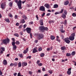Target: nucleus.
Here are the masks:
<instances>
[{"label":"nucleus","instance_id":"1","mask_svg":"<svg viewBox=\"0 0 76 76\" xmlns=\"http://www.w3.org/2000/svg\"><path fill=\"white\" fill-rule=\"evenodd\" d=\"M15 1L17 3L18 9H22V1L20 0H19L18 1V0H15Z\"/></svg>","mask_w":76,"mask_h":76},{"label":"nucleus","instance_id":"2","mask_svg":"<svg viewBox=\"0 0 76 76\" xmlns=\"http://www.w3.org/2000/svg\"><path fill=\"white\" fill-rule=\"evenodd\" d=\"M39 28V29L41 32H45V31H47L48 29L47 27H45L43 26H40Z\"/></svg>","mask_w":76,"mask_h":76},{"label":"nucleus","instance_id":"3","mask_svg":"<svg viewBox=\"0 0 76 76\" xmlns=\"http://www.w3.org/2000/svg\"><path fill=\"white\" fill-rule=\"evenodd\" d=\"M10 42V39L9 38H7V39H5L4 40H2V42L4 44H5V45H7V43L9 44V42Z\"/></svg>","mask_w":76,"mask_h":76},{"label":"nucleus","instance_id":"4","mask_svg":"<svg viewBox=\"0 0 76 76\" xmlns=\"http://www.w3.org/2000/svg\"><path fill=\"white\" fill-rule=\"evenodd\" d=\"M44 34H41L39 33L38 35V40H39L40 39H42L44 38Z\"/></svg>","mask_w":76,"mask_h":76},{"label":"nucleus","instance_id":"5","mask_svg":"<svg viewBox=\"0 0 76 76\" xmlns=\"http://www.w3.org/2000/svg\"><path fill=\"white\" fill-rule=\"evenodd\" d=\"M1 49L2 50H1ZM1 49H0V56L1 55V54H3V51H4L5 50V48L4 47H1Z\"/></svg>","mask_w":76,"mask_h":76},{"label":"nucleus","instance_id":"6","mask_svg":"<svg viewBox=\"0 0 76 76\" xmlns=\"http://www.w3.org/2000/svg\"><path fill=\"white\" fill-rule=\"evenodd\" d=\"M26 31L28 34H31V28L27 27L26 29Z\"/></svg>","mask_w":76,"mask_h":76},{"label":"nucleus","instance_id":"7","mask_svg":"<svg viewBox=\"0 0 76 76\" xmlns=\"http://www.w3.org/2000/svg\"><path fill=\"white\" fill-rule=\"evenodd\" d=\"M69 38L68 37L65 38L64 40L65 42H66L67 44H70V41L69 40Z\"/></svg>","mask_w":76,"mask_h":76},{"label":"nucleus","instance_id":"8","mask_svg":"<svg viewBox=\"0 0 76 76\" xmlns=\"http://www.w3.org/2000/svg\"><path fill=\"white\" fill-rule=\"evenodd\" d=\"M39 10H40V11L45 12V7L43 6H41L40 7Z\"/></svg>","mask_w":76,"mask_h":76},{"label":"nucleus","instance_id":"9","mask_svg":"<svg viewBox=\"0 0 76 76\" xmlns=\"http://www.w3.org/2000/svg\"><path fill=\"white\" fill-rule=\"evenodd\" d=\"M40 62H41L40 61L38 60L37 61L36 63L39 66H42V64L41 63H39Z\"/></svg>","mask_w":76,"mask_h":76},{"label":"nucleus","instance_id":"10","mask_svg":"<svg viewBox=\"0 0 76 76\" xmlns=\"http://www.w3.org/2000/svg\"><path fill=\"white\" fill-rule=\"evenodd\" d=\"M60 31L62 33H64L65 32V31H63V26L62 25L61 27L60 28Z\"/></svg>","mask_w":76,"mask_h":76},{"label":"nucleus","instance_id":"11","mask_svg":"<svg viewBox=\"0 0 76 76\" xmlns=\"http://www.w3.org/2000/svg\"><path fill=\"white\" fill-rule=\"evenodd\" d=\"M1 9H4L5 7V4L4 3H2L1 5Z\"/></svg>","mask_w":76,"mask_h":76},{"label":"nucleus","instance_id":"12","mask_svg":"<svg viewBox=\"0 0 76 76\" xmlns=\"http://www.w3.org/2000/svg\"><path fill=\"white\" fill-rule=\"evenodd\" d=\"M39 23L41 26H43L44 25V24H43V20L42 19H41L40 20Z\"/></svg>","mask_w":76,"mask_h":76},{"label":"nucleus","instance_id":"13","mask_svg":"<svg viewBox=\"0 0 76 76\" xmlns=\"http://www.w3.org/2000/svg\"><path fill=\"white\" fill-rule=\"evenodd\" d=\"M38 52V50H37V48H34L33 49V53H37Z\"/></svg>","mask_w":76,"mask_h":76},{"label":"nucleus","instance_id":"14","mask_svg":"<svg viewBox=\"0 0 76 76\" xmlns=\"http://www.w3.org/2000/svg\"><path fill=\"white\" fill-rule=\"evenodd\" d=\"M69 39L70 41H73L75 39V37L70 36L69 37Z\"/></svg>","mask_w":76,"mask_h":76},{"label":"nucleus","instance_id":"15","mask_svg":"<svg viewBox=\"0 0 76 76\" xmlns=\"http://www.w3.org/2000/svg\"><path fill=\"white\" fill-rule=\"evenodd\" d=\"M44 6L46 7L47 9H49V7H50V5L48 4H45Z\"/></svg>","mask_w":76,"mask_h":76},{"label":"nucleus","instance_id":"16","mask_svg":"<svg viewBox=\"0 0 76 76\" xmlns=\"http://www.w3.org/2000/svg\"><path fill=\"white\" fill-rule=\"evenodd\" d=\"M69 3V1H66L64 3V5L66 6Z\"/></svg>","mask_w":76,"mask_h":76},{"label":"nucleus","instance_id":"17","mask_svg":"<svg viewBox=\"0 0 76 76\" xmlns=\"http://www.w3.org/2000/svg\"><path fill=\"white\" fill-rule=\"evenodd\" d=\"M61 16L64 19H66V15H65V14H64V13L62 14V15H61Z\"/></svg>","mask_w":76,"mask_h":76},{"label":"nucleus","instance_id":"18","mask_svg":"<svg viewBox=\"0 0 76 76\" xmlns=\"http://www.w3.org/2000/svg\"><path fill=\"white\" fill-rule=\"evenodd\" d=\"M4 20L5 22H7L8 23H10V20H9V18H5Z\"/></svg>","mask_w":76,"mask_h":76},{"label":"nucleus","instance_id":"19","mask_svg":"<svg viewBox=\"0 0 76 76\" xmlns=\"http://www.w3.org/2000/svg\"><path fill=\"white\" fill-rule=\"evenodd\" d=\"M3 64H4V65H6L7 64V61H6V60L5 59H4V60Z\"/></svg>","mask_w":76,"mask_h":76},{"label":"nucleus","instance_id":"20","mask_svg":"<svg viewBox=\"0 0 76 76\" xmlns=\"http://www.w3.org/2000/svg\"><path fill=\"white\" fill-rule=\"evenodd\" d=\"M50 38L52 40H54L55 39V37L54 36L51 35L50 37Z\"/></svg>","mask_w":76,"mask_h":76},{"label":"nucleus","instance_id":"21","mask_svg":"<svg viewBox=\"0 0 76 76\" xmlns=\"http://www.w3.org/2000/svg\"><path fill=\"white\" fill-rule=\"evenodd\" d=\"M56 41H58V42H60V40L59 39V37L58 36H56Z\"/></svg>","mask_w":76,"mask_h":76},{"label":"nucleus","instance_id":"22","mask_svg":"<svg viewBox=\"0 0 76 76\" xmlns=\"http://www.w3.org/2000/svg\"><path fill=\"white\" fill-rule=\"evenodd\" d=\"M23 64H22V66H23V67H24V66H27V63L26 62H23Z\"/></svg>","mask_w":76,"mask_h":76},{"label":"nucleus","instance_id":"23","mask_svg":"<svg viewBox=\"0 0 76 76\" xmlns=\"http://www.w3.org/2000/svg\"><path fill=\"white\" fill-rule=\"evenodd\" d=\"M61 48L62 50H65L66 49V47L65 46H63L61 47Z\"/></svg>","mask_w":76,"mask_h":76},{"label":"nucleus","instance_id":"24","mask_svg":"<svg viewBox=\"0 0 76 76\" xmlns=\"http://www.w3.org/2000/svg\"><path fill=\"white\" fill-rule=\"evenodd\" d=\"M58 5L57 4H55L54 5L53 8H58Z\"/></svg>","mask_w":76,"mask_h":76},{"label":"nucleus","instance_id":"25","mask_svg":"<svg viewBox=\"0 0 76 76\" xmlns=\"http://www.w3.org/2000/svg\"><path fill=\"white\" fill-rule=\"evenodd\" d=\"M66 55L67 57H70V56H71V54L69 53H66Z\"/></svg>","mask_w":76,"mask_h":76},{"label":"nucleus","instance_id":"26","mask_svg":"<svg viewBox=\"0 0 76 76\" xmlns=\"http://www.w3.org/2000/svg\"><path fill=\"white\" fill-rule=\"evenodd\" d=\"M18 67H20L22 66V65L20 62H19L18 63Z\"/></svg>","mask_w":76,"mask_h":76},{"label":"nucleus","instance_id":"27","mask_svg":"<svg viewBox=\"0 0 76 76\" xmlns=\"http://www.w3.org/2000/svg\"><path fill=\"white\" fill-rule=\"evenodd\" d=\"M45 55V54L44 53H42L40 54V57H44V56Z\"/></svg>","mask_w":76,"mask_h":76},{"label":"nucleus","instance_id":"28","mask_svg":"<svg viewBox=\"0 0 76 76\" xmlns=\"http://www.w3.org/2000/svg\"><path fill=\"white\" fill-rule=\"evenodd\" d=\"M21 23H25V21L24 19H23L21 20Z\"/></svg>","mask_w":76,"mask_h":76},{"label":"nucleus","instance_id":"29","mask_svg":"<svg viewBox=\"0 0 76 76\" xmlns=\"http://www.w3.org/2000/svg\"><path fill=\"white\" fill-rule=\"evenodd\" d=\"M13 46V49H14V50H16V49L17 48V47H16V45H15Z\"/></svg>","mask_w":76,"mask_h":76},{"label":"nucleus","instance_id":"30","mask_svg":"<svg viewBox=\"0 0 76 76\" xmlns=\"http://www.w3.org/2000/svg\"><path fill=\"white\" fill-rule=\"evenodd\" d=\"M14 36H15V37H19V35L18 33L14 34Z\"/></svg>","mask_w":76,"mask_h":76},{"label":"nucleus","instance_id":"31","mask_svg":"<svg viewBox=\"0 0 76 76\" xmlns=\"http://www.w3.org/2000/svg\"><path fill=\"white\" fill-rule=\"evenodd\" d=\"M17 64L18 63H17V62H15L13 64L14 66V67H17Z\"/></svg>","mask_w":76,"mask_h":76},{"label":"nucleus","instance_id":"32","mask_svg":"<svg viewBox=\"0 0 76 76\" xmlns=\"http://www.w3.org/2000/svg\"><path fill=\"white\" fill-rule=\"evenodd\" d=\"M12 4H13V3H12V2H11L9 4V6H10V7H12Z\"/></svg>","mask_w":76,"mask_h":76},{"label":"nucleus","instance_id":"33","mask_svg":"<svg viewBox=\"0 0 76 76\" xmlns=\"http://www.w3.org/2000/svg\"><path fill=\"white\" fill-rule=\"evenodd\" d=\"M19 57H21V58H23V54H19Z\"/></svg>","mask_w":76,"mask_h":76},{"label":"nucleus","instance_id":"34","mask_svg":"<svg viewBox=\"0 0 76 76\" xmlns=\"http://www.w3.org/2000/svg\"><path fill=\"white\" fill-rule=\"evenodd\" d=\"M15 44L17 45H19V44H20V42H19V41H17L16 42Z\"/></svg>","mask_w":76,"mask_h":76},{"label":"nucleus","instance_id":"35","mask_svg":"<svg viewBox=\"0 0 76 76\" xmlns=\"http://www.w3.org/2000/svg\"><path fill=\"white\" fill-rule=\"evenodd\" d=\"M8 15L10 17V18H12L13 17V15L9 13Z\"/></svg>","mask_w":76,"mask_h":76},{"label":"nucleus","instance_id":"36","mask_svg":"<svg viewBox=\"0 0 76 76\" xmlns=\"http://www.w3.org/2000/svg\"><path fill=\"white\" fill-rule=\"evenodd\" d=\"M23 18H24L25 19H27V17L25 15H23Z\"/></svg>","mask_w":76,"mask_h":76},{"label":"nucleus","instance_id":"37","mask_svg":"<svg viewBox=\"0 0 76 76\" xmlns=\"http://www.w3.org/2000/svg\"><path fill=\"white\" fill-rule=\"evenodd\" d=\"M75 33H73L71 34V37H74L75 36Z\"/></svg>","mask_w":76,"mask_h":76},{"label":"nucleus","instance_id":"38","mask_svg":"<svg viewBox=\"0 0 76 76\" xmlns=\"http://www.w3.org/2000/svg\"><path fill=\"white\" fill-rule=\"evenodd\" d=\"M76 54V53L75 52V51H73L72 52V53H71L72 55V56H74Z\"/></svg>","mask_w":76,"mask_h":76},{"label":"nucleus","instance_id":"39","mask_svg":"<svg viewBox=\"0 0 76 76\" xmlns=\"http://www.w3.org/2000/svg\"><path fill=\"white\" fill-rule=\"evenodd\" d=\"M72 16L73 17H75V16H76V14L75 13H73L72 14Z\"/></svg>","mask_w":76,"mask_h":76},{"label":"nucleus","instance_id":"40","mask_svg":"<svg viewBox=\"0 0 76 76\" xmlns=\"http://www.w3.org/2000/svg\"><path fill=\"white\" fill-rule=\"evenodd\" d=\"M67 73L68 75H70L71 74V71H68L67 72Z\"/></svg>","mask_w":76,"mask_h":76},{"label":"nucleus","instance_id":"41","mask_svg":"<svg viewBox=\"0 0 76 76\" xmlns=\"http://www.w3.org/2000/svg\"><path fill=\"white\" fill-rule=\"evenodd\" d=\"M12 45L13 46H14V45H15V42H12Z\"/></svg>","mask_w":76,"mask_h":76},{"label":"nucleus","instance_id":"42","mask_svg":"<svg viewBox=\"0 0 76 76\" xmlns=\"http://www.w3.org/2000/svg\"><path fill=\"white\" fill-rule=\"evenodd\" d=\"M64 10V9H62L59 12L60 13H62L63 12V11Z\"/></svg>","mask_w":76,"mask_h":76},{"label":"nucleus","instance_id":"43","mask_svg":"<svg viewBox=\"0 0 76 76\" xmlns=\"http://www.w3.org/2000/svg\"><path fill=\"white\" fill-rule=\"evenodd\" d=\"M31 57H32L31 56H28L26 58V59H28V58H29V59H31Z\"/></svg>","mask_w":76,"mask_h":76},{"label":"nucleus","instance_id":"44","mask_svg":"<svg viewBox=\"0 0 76 76\" xmlns=\"http://www.w3.org/2000/svg\"><path fill=\"white\" fill-rule=\"evenodd\" d=\"M48 72L50 74H52V73H53V71H51V70H50L49 71H48Z\"/></svg>","mask_w":76,"mask_h":76},{"label":"nucleus","instance_id":"45","mask_svg":"<svg viewBox=\"0 0 76 76\" xmlns=\"http://www.w3.org/2000/svg\"><path fill=\"white\" fill-rule=\"evenodd\" d=\"M28 53V52H27L26 51V50H24L23 53V54H26V53Z\"/></svg>","mask_w":76,"mask_h":76},{"label":"nucleus","instance_id":"46","mask_svg":"<svg viewBox=\"0 0 76 76\" xmlns=\"http://www.w3.org/2000/svg\"><path fill=\"white\" fill-rule=\"evenodd\" d=\"M28 73L30 75H32V72L31 71H29L28 72Z\"/></svg>","mask_w":76,"mask_h":76},{"label":"nucleus","instance_id":"47","mask_svg":"<svg viewBox=\"0 0 76 76\" xmlns=\"http://www.w3.org/2000/svg\"><path fill=\"white\" fill-rule=\"evenodd\" d=\"M64 25H67V20H64Z\"/></svg>","mask_w":76,"mask_h":76},{"label":"nucleus","instance_id":"48","mask_svg":"<svg viewBox=\"0 0 76 76\" xmlns=\"http://www.w3.org/2000/svg\"><path fill=\"white\" fill-rule=\"evenodd\" d=\"M42 48L41 47H40V48H39V49H38V51H41L42 50Z\"/></svg>","mask_w":76,"mask_h":76},{"label":"nucleus","instance_id":"49","mask_svg":"<svg viewBox=\"0 0 76 76\" xmlns=\"http://www.w3.org/2000/svg\"><path fill=\"white\" fill-rule=\"evenodd\" d=\"M53 58H57V56L56 55H54L52 56Z\"/></svg>","mask_w":76,"mask_h":76},{"label":"nucleus","instance_id":"50","mask_svg":"<svg viewBox=\"0 0 76 76\" xmlns=\"http://www.w3.org/2000/svg\"><path fill=\"white\" fill-rule=\"evenodd\" d=\"M60 37H61V38L62 39H63V38H64V36H63V34H61L60 35Z\"/></svg>","mask_w":76,"mask_h":76},{"label":"nucleus","instance_id":"51","mask_svg":"<svg viewBox=\"0 0 76 76\" xmlns=\"http://www.w3.org/2000/svg\"><path fill=\"white\" fill-rule=\"evenodd\" d=\"M45 12H44L42 15V17H44V16H45Z\"/></svg>","mask_w":76,"mask_h":76},{"label":"nucleus","instance_id":"52","mask_svg":"<svg viewBox=\"0 0 76 76\" xmlns=\"http://www.w3.org/2000/svg\"><path fill=\"white\" fill-rule=\"evenodd\" d=\"M58 14H60V12H56L55 13V15H58Z\"/></svg>","mask_w":76,"mask_h":76},{"label":"nucleus","instance_id":"53","mask_svg":"<svg viewBox=\"0 0 76 76\" xmlns=\"http://www.w3.org/2000/svg\"><path fill=\"white\" fill-rule=\"evenodd\" d=\"M12 40L13 41V42H15V38H12Z\"/></svg>","mask_w":76,"mask_h":76},{"label":"nucleus","instance_id":"54","mask_svg":"<svg viewBox=\"0 0 76 76\" xmlns=\"http://www.w3.org/2000/svg\"><path fill=\"white\" fill-rule=\"evenodd\" d=\"M22 76V75H20V73L19 72L18 73L17 76Z\"/></svg>","mask_w":76,"mask_h":76},{"label":"nucleus","instance_id":"55","mask_svg":"<svg viewBox=\"0 0 76 76\" xmlns=\"http://www.w3.org/2000/svg\"><path fill=\"white\" fill-rule=\"evenodd\" d=\"M36 17L37 19V20H39V18H38V15H36Z\"/></svg>","mask_w":76,"mask_h":76},{"label":"nucleus","instance_id":"56","mask_svg":"<svg viewBox=\"0 0 76 76\" xmlns=\"http://www.w3.org/2000/svg\"><path fill=\"white\" fill-rule=\"evenodd\" d=\"M64 13L66 15H67V11L66 10H65V11L64 12Z\"/></svg>","mask_w":76,"mask_h":76},{"label":"nucleus","instance_id":"57","mask_svg":"<svg viewBox=\"0 0 76 76\" xmlns=\"http://www.w3.org/2000/svg\"><path fill=\"white\" fill-rule=\"evenodd\" d=\"M38 34H35L34 35H35V36H37L38 38Z\"/></svg>","mask_w":76,"mask_h":76},{"label":"nucleus","instance_id":"58","mask_svg":"<svg viewBox=\"0 0 76 76\" xmlns=\"http://www.w3.org/2000/svg\"><path fill=\"white\" fill-rule=\"evenodd\" d=\"M15 19H16L18 18V15H15Z\"/></svg>","mask_w":76,"mask_h":76},{"label":"nucleus","instance_id":"59","mask_svg":"<svg viewBox=\"0 0 76 76\" xmlns=\"http://www.w3.org/2000/svg\"><path fill=\"white\" fill-rule=\"evenodd\" d=\"M10 66H11V67H12V66H14L13 64L12 63H11L10 64Z\"/></svg>","mask_w":76,"mask_h":76},{"label":"nucleus","instance_id":"60","mask_svg":"<svg viewBox=\"0 0 76 76\" xmlns=\"http://www.w3.org/2000/svg\"><path fill=\"white\" fill-rule=\"evenodd\" d=\"M22 39H23L24 41H26V39L25 38L23 37L22 38Z\"/></svg>","mask_w":76,"mask_h":76},{"label":"nucleus","instance_id":"61","mask_svg":"<svg viewBox=\"0 0 76 76\" xmlns=\"http://www.w3.org/2000/svg\"><path fill=\"white\" fill-rule=\"evenodd\" d=\"M22 25H20V26L19 27V29H21L22 28Z\"/></svg>","mask_w":76,"mask_h":76},{"label":"nucleus","instance_id":"62","mask_svg":"<svg viewBox=\"0 0 76 76\" xmlns=\"http://www.w3.org/2000/svg\"><path fill=\"white\" fill-rule=\"evenodd\" d=\"M73 63H75V64H74L75 66H76V62H75V61H73Z\"/></svg>","mask_w":76,"mask_h":76},{"label":"nucleus","instance_id":"63","mask_svg":"<svg viewBox=\"0 0 76 76\" xmlns=\"http://www.w3.org/2000/svg\"><path fill=\"white\" fill-rule=\"evenodd\" d=\"M19 13L20 14V15H23V13L22 12H21V11H19Z\"/></svg>","mask_w":76,"mask_h":76},{"label":"nucleus","instance_id":"64","mask_svg":"<svg viewBox=\"0 0 76 76\" xmlns=\"http://www.w3.org/2000/svg\"><path fill=\"white\" fill-rule=\"evenodd\" d=\"M50 13H48L47 14L46 16H50Z\"/></svg>","mask_w":76,"mask_h":76}]
</instances>
